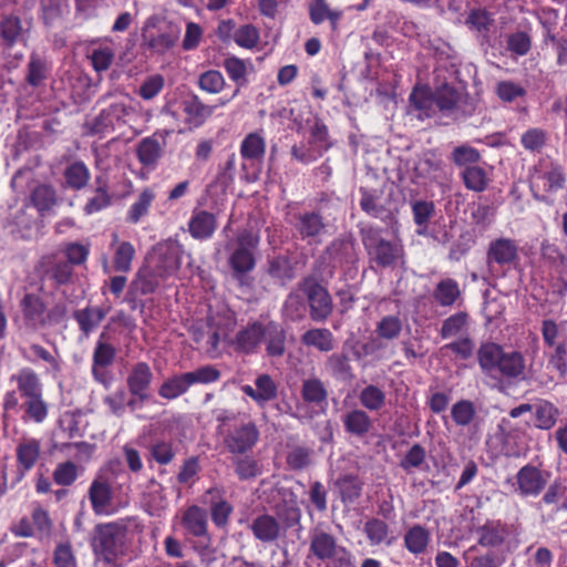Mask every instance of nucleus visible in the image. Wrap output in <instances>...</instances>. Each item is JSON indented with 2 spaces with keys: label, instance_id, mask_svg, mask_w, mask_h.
I'll return each instance as SVG.
<instances>
[{
  "label": "nucleus",
  "instance_id": "680f3d73",
  "mask_svg": "<svg viewBox=\"0 0 567 567\" xmlns=\"http://www.w3.org/2000/svg\"><path fill=\"white\" fill-rule=\"evenodd\" d=\"M542 178L545 181V190L547 193H556L565 187L566 174L563 166L550 164L549 168L544 172Z\"/></svg>",
  "mask_w": 567,
  "mask_h": 567
},
{
  "label": "nucleus",
  "instance_id": "a19ab883",
  "mask_svg": "<svg viewBox=\"0 0 567 567\" xmlns=\"http://www.w3.org/2000/svg\"><path fill=\"white\" fill-rule=\"evenodd\" d=\"M558 416L559 410L549 401L542 400L535 405V426L539 430L553 429Z\"/></svg>",
  "mask_w": 567,
  "mask_h": 567
},
{
  "label": "nucleus",
  "instance_id": "6e6552de",
  "mask_svg": "<svg viewBox=\"0 0 567 567\" xmlns=\"http://www.w3.org/2000/svg\"><path fill=\"white\" fill-rule=\"evenodd\" d=\"M434 103L443 115L455 121L472 116L477 109L474 97L447 82L435 87Z\"/></svg>",
  "mask_w": 567,
  "mask_h": 567
},
{
  "label": "nucleus",
  "instance_id": "f8f14e48",
  "mask_svg": "<svg viewBox=\"0 0 567 567\" xmlns=\"http://www.w3.org/2000/svg\"><path fill=\"white\" fill-rule=\"evenodd\" d=\"M259 440V430L252 421H241L229 426L224 434V446L235 455L251 451Z\"/></svg>",
  "mask_w": 567,
  "mask_h": 567
},
{
  "label": "nucleus",
  "instance_id": "de8ad7c7",
  "mask_svg": "<svg viewBox=\"0 0 567 567\" xmlns=\"http://www.w3.org/2000/svg\"><path fill=\"white\" fill-rule=\"evenodd\" d=\"M429 542L430 533L421 525H414L406 532L404 536L405 547L413 554H421L425 551Z\"/></svg>",
  "mask_w": 567,
  "mask_h": 567
},
{
  "label": "nucleus",
  "instance_id": "a211bd4d",
  "mask_svg": "<svg viewBox=\"0 0 567 567\" xmlns=\"http://www.w3.org/2000/svg\"><path fill=\"white\" fill-rule=\"evenodd\" d=\"M517 491L522 496H537L547 484V477L534 465L523 466L516 474Z\"/></svg>",
  "mask_w": 567,
  "mask_h": 567
},
{
  "label": "nucleus",
  "instance_id": "49530a36",
  "mask_svg": "<svg viewBox=\"0 0 567 567\" xmlns=\"http://www.w3.org/2000/svg\"><path fill=\"white\" fill-rule=\"evenodd\" d=\"M326 369L337 379L350 380L353 378L349 355L344 352L329 355L326 361Z\"/></svg>",
  "mask_w": 567,
  "mask_h": 567
},
{
  "label": "nucleus",
  "instance_id": "e433bc0d",
  "mask_svg": "<svg viewBox=\"0 0 567 567\" xmlns=\"http://www.w3.org/2000/svg\"><path fill=\"white\" fill-rule=\"evenodd\" d=\"M95 184L96 187L94 190V196L90 198L84 206V212L87 215L97 213L109 207L112 203V197L109 194V185L106 179L103 176H96Z\"/></svg>",
  "mask_w": 567,
  "mask_h": 567
},
{
  "label": "nucleus",
  "instance_id": "e2e57ef3",
  "mask_svg": "<svg viewBox=\"0 0 567 567\" xmlns=\"http://www.w3.org/2000/svg\"><path fill=\"white\" fill-rule=\"evenodd\" d=\"M410 103L415 109L423 113L425 117H430V111L434 103V92L426 87H415L410 94Z\"/></svg>",
  "mask_w": 567,
  "mask_h": 567
},
{
  "label": "nucleus",
  "instance_id": "dca6fc26",
  "mask_svg": "<svg viewBox=\"0 0 567 567\" xmlns=\"http://www.w3.org/2000/svg\"><path fill=\"white\" fill-rule=\"evenodd\" d=\"M518 260V245L514 239L502 237L489 243L486 251V262L489 268L493 265L512 266Z\"/></svg>",
  "mask_w": 567,
  "mask_h": 567
},
{
  "label": "nucleus",
  "instance_id": "69168bd1",
  "mask_svg": "<svg viewBox=\"0 0 567 567\" xmlns=\"http://www.w3.org/2000/svg\"><path fill=\"white\" fill-rule=\"evenodd\" d=\"M47 78V64L45 61L37 53L30 55L28 64V74L25 81L31 86H39L41 82Z\"/></svg>",
  "mask_w": 567,
  "mask_h": 567
},
{
  "label": "nucleus",
  "instance_id": "bb28decb",
  "mask_svg": "<svg viewBox=\"0 0 567 567\" xmlns=\"http://www.w3.org/2000/svg\"><path fill=\"white\" fill-rule=\"evenodd\" d=\"M267 274L280 285L285 286L291 281L295 276V267L289 256L278 255L267 260Z\"/></svg>",
  "mask_w": 567,
  "mask_h": 567
},
{
  "label": "nucleus",
  "instance_id": "f03ea898",
  "mask_svg": "<svg viewBox=\"0 0 567 567\" xmlns=\"http://www.w3.org/2000/svg\"><path fill=\"white\" fill-rule=\"evenodd\" d=\"M477 361L482 371L486 374L498 372L509 381L526 380V360L522 352L516 350L505 351L494 342L482 343L477 350Z\"/></svg>",
  "mask_w": 567,
  "mask_h": 567
},
{
  "label": "nucleus",
  "instance_id": "774afa93",
  "mask_svg": "<svg viewBox=\"0 0 567 567\" xmlns=\"http://www.w3.org/2000/svg\"><path fill=\"white\" fill-rule=\"evenodd\" d=\"M78 475V466L71 461L59 463L52 474L53 481L61 486L72 485Z\"/></svg>",
  "mask_w": 567,
  "mask_h": 567
},
{
  "label": "nucleus",
  "instance_id": "338daca9",
  "mask_svg": "<svg viewBox=\"0 0 567 567\" xmlns=\"http://www.w3.org/2000/svg\"><path fill=\"white\" fill-rule=\"evenodd\" d=\"M312 450L306 446H295L288 452L286 461L290 468L300 471L311 464Z\"/></svg>",
  "mask_w": 567,
  "mask_h": 567
},
{
  "label": "nucleus",
  "instance_id": "c03bdc74",
  "mask_svg": "<svg viewBox=\"0 0 567 567\" xmlns=\"http://www.w3.org/2000/svg\"><path fill=\"white\" fill-rule=\"evenodd\" d=\"M22 22L17 16L10 14L0 21V37L6 48H12L22 35Z\"/></svg>",
  "mask_w": 567,
  "mask_h": 567
},
{
  "label": "nucleus",
  "instance_id": "4d7b16f0",
  "mask_svg": "<svg viewBox=\"0 0 567 567\" xmlns=\"http://www.w3.org/2000/svg\"><path fill=\"white\" fill-rule=\"evenodd\" d=\"M155 198V194L151 188H145L138 196L137 200L131 206L127 213V221L136 224L144 217Z\"/></svg>",
  "mask_w": 567,
  "mask_h": 567
},
{
  "label": "nucleus",
  "instance_id": "864d4df0",
  "mask_svg": "<svg viewBox=\"0 0 567 567\" xmlns=\"http://www.w3.org/2000/svg\"><path fill=\"white\" fill-rule=\"evenodd\" d=\"M403 329L402 319L399 316L389 315L381 318L377 323L375 333L383 340H394L399 338Z\"/></svg>",
  "mask_w": 567,
  "mask_h": 567
},
{
  "label": "nucleus",
  "instance_id": "f704fd0d",
  "mask_svg": "<svg viewBox=\"0 0 567 567\" xmlns=\"http://www.w3.org/2000/svg\"><path fill=\"white\" fill-rule=\"evenodd\" d=\"M301 342L307 347H313L320 352H329L334 348L332 332L326 328H313L301 336Z\"/></svg>",
  "mask_w": 567,
  "mask_h": 567
},
{
  "label": "nucleus",
  "instance_id": "aec40b11",
  "mask_svg": "<svg viewBox=\"0 0 567 567\" xmlns=\"http://www.w3.org/2000/svg\"><path fill=\"white\" fill-rule=\"evenodd\" d=\"M344 431L355 437L362 439L370 433L373 421L365 410L351 409L341 416Z\"/></svg>",
  "mask_w": 567,
  "mask_h": 567
},
{
  "label": "nucleus",
  "instance_id": "0eeeda50",
  "mask_svg": "<svg viewBox=\"0 0 567 567\" xmlns=\"http://www.w3.org/2000/svg\"><path fill=\"white\" fill-rule=\"evenodd\" d=\"M126 526L117 522L95 525L91 546L96 556L106 563H114L124 554Z\"/></svg>",
  "mask_w": 567,
  "mask_h": 567
},
{
  "label": "nucleus",
  "instance_id": "c756f323",
  "mask_svg": "<svg viewBox=\"0 0 567 567\" xmlns=\"http://www.w3.org/2000/svg\"><path fill=\"white\" fill-rule=\"evenodd\" d=\"M214 109L215 106L204 104L196 94H190L183 101L187 121L195 126L202 125L213 114Z\"/></svg>",
  "mask_w": 567,
  "mask_h": 567
},
{
  "label": "nucleus",
  "instance_id": "c9c22d12",
  "mask_svg": "<svg viewBox=\"0 0 567 567\" xmlns=\"http://www.w3.org/2000/svg\"><path fill=\"white\" fill-rule=\"evenodd\" d=\"M30 200L39 214L43 216L58 203V196L53 186L41 184L32 189Z\"/></svg>",
  "mask_w": 567,
  "mask_h": 567
},
{
  "label": "nucleus",
  "instance_id": "052dcab7",
  "mask_svg": "<svg viewBox=\"0 0 567 567\" xmlns=\"http://www.w3.org/2000/svg\"><path fill=\"white\" fill-rule=\"evenodd\" d=\"M462 179L466 188L474 192H483L487 187L486 173L478 166H467L462 173Z\"/></svg>",
  "mask_w": 567,
  "mask_h": 567
},
{
  "label": "nucleus",
  "instance_id": "8fccbe9b",
  "mask_svg": "<svg viewBox=\"0 0 567 567\" xmlns=\"http://www.w3.org/2000/svg\"><path fill=\"white\" fill-rule=\"evenodd\" d=\"M285 533L287 529L299 525L301 519V509L296 503L284 502L276 506V516Z\"/></svg>",
  "mask_w": 567,
  "mask_h": 567
},
{
  "label": "nucleus",
  "instance_id": "4be33fe9",
  "mask_svg": "<svg viewBox=\"0 0 567 567\" xmlns=\"http://www.w3.org/2000/svg\"><path fill=\"white\" fill-rule=\"evenodd\" d=\"M179 29L176 25H168L166 30L156 35L143 33L142 45L157 54H164L175 47L179 39Z\"/></svg>",
  "mask_w": 567,
  "mask_h": 567
},
{
  "label": "nucleus",
  "instance_id": "6ab92c4d",
  "mask_svg": "<svg viewBox=\"0 0 567 567\" xmlns=\"http://www.w3.org/2000/svg\"><path fill=\"white\" fill-rule=\"evenodd\" d=\"M203 503L209 506L212 520L218 528H224L228 525L234 508L224 498L221 489L217 487L207 489Z\"/></svg>",
  "mask_w": 567,
  "mask_h": 567
},
{
  "label": "nucleus",
  "instance_id": "cd10ccee",
  "mask_svg": "<svg viewBox=\"0 0 567 567\" xmlns=\"http://www.w3.org/2000/svg\"><path fill=\"white\" fill-rule=\"evenodd\" d=\"M182 524L194 537L207 536V513L197 505L189 506L183 514Z\"/></svg>",
  "mask_w": 567,
  "mask_h": 567
},
{
  "label": "nucleus",
  "instance_id": "13d9d810",
  "mask_svg": "<svg viewBox=\"0 0 567 567\" xmlns=\"http://www.w3.org/2000/svg\"><path fill=\"white\" fill-rule=\"evenodd\" d=\"M412 213L414 223L422 227V229H417L419 235H423L430 219L435 213V206L433 202L427 200H415L412 203Z\"/></svg>",
  "mask_w": 567,
  "mask_h": 567
},
{
  "label": "nucleus",
  "instance_id": "c85d7f7f",
  "mask_svg": "<svg viewBox=\"0 0 567 567\" xmlns=\"http://www.w3.org/2000/svg\"><path fill=\"white\" fill-rule=\"evenodd\" d=\"M342 503H353L362 493L363 482L354 474H341L333 483Z\"/></svg>",
  "mask_w": 567,
  "mask_h": 567
},
{
  "label": "nucleus",
  "instance_id": "a18cd8bd",
  "mask_svg": "<svg viewBox=\"0 0 567 567\" xmlns=\"http://www.w3.org/2000/svg\"><path fill=\"white\" fill-rule=\"evenodd\" d=\"M63 175L66 186L74 190L83 189L90 179V171L81 161L70 164Z\"/></svg>",
  "mask_w": 567,
  "mask_h": 567
},
{
  "label": "nucleus",
  "instance_id": "473e14b6",
  "mask_svg": "<svg viewBox=\"0 0 567 567\" xmlns=\"http://www.w3.org/2000/svg\"><path fill=\"white\" fill-rule=\"evenodd\" d=\"M16 381L21 398L34 396L42 393V384L39 375L30 368L21 369L11 378Z\"/></svg>",
  "mask_w": 567,
  "mask_h": 567
},
{
  "label": "nucleus",
  "instance_id": "bf43d9fd",
  "mask_svg": "<svg viewBox=\"0 0 567 567\" xmlns=\"http://www.w3.org/2000/svg\"><path fill=\"white\" fill-rule=\"evenodd\" d=\"M235 473L240 481H248L257 477L261 473L258 461L252 457H235L233 460Z\"/></svg>",
  "mask_w": 567,
  "mask_h": 567
},
{
  "label": "nucleus",
  "instance_id": "39448f33",
  "mask_svg": "<svg viewBox=\"0 0 567 567\" xmlns=\"http://www.w3.org/2000/svg\"><path fill=\"white\" fill-rule=\"evenodd\" d=\"M107 96L99 100V103L105 104L100 113L93 117H87L82 124V136H99L103 138L106 134L114 132L127 123L126 117L133 109L123 101H113L109 104Z\"/></svg>",
  "mask_w": 567,
  "mask_h": 567
},
{
  "label": "nucleus",
  "instance_id": "603ef678",
  "mask_svg": "<svg viewBox=\"0 0 567 567\" xmlns=\"http://www.w3.org/2000/svg\"><path fill=\"white\" fill-rule=\"evenodd\" d=\"M359 401L368 411H380L385 405V393L379 386L369 384L359 393Z\"/></svg>",
  "mask_w": 567,
  "mask_h": 567
},
{
  "label": "nucleus",
  "instance_id": "37998d69",
  "mask_svg": "<svg viewBox=\"0 0 567 567\" xmlns=\"http://www.w3.org/2000/svg\"><path fill=\"white\" fill-rule=\"evenodd\" d=\"M162 145L155 137H145L137 145V158L144 166H153L162 156Z\"/></svg>",
  "mask_w": 567,
  "mask_h": 567
},
{
  "label": "nucleus",
  "instance_id": "a878e982",
  "mask_svg": "<svg viewBox=\"0 0 567 567\" xmlns=\"http://www.w3.org/2000/svg\"><path fill=\"white\" fill-rule=\"evenodd\" d=\"M41 444L39 440L27 439L17 446V461L20 466V474L18 480L24 476V473L30 471L40 457Z\"/></svg>",
  "mask_w": 567,
  "mask_h": 567
},
{
  "label": "nucleus",
  "instance_id": "2eb2a0df",
  "mask_svg": "<svg viewBox=\"0 0 567 567\" xmlns=\"http://www.w3.org/2000/svg\"><path fill=\"white\" fill-rule=\"evenodd\" d=\"M87 497L95 515H110L113 512L114 492L106 476L97 475L92 481Z\"/></svg>",
  "mask_w": 567,
  "mask_h": 567
},
{
  "label": "nucleus",
  "instance_id": "412c9836",
  "mask_svg": "<svg viewBox=\"0 0 567 567\" xmlns=\"http://www.w3.org/2000/svg\"><path fill=\"white\" fill-rule=\"evenodd\" d=\"M250 529L255 538L262 543H272L284 534L278 519L269 514L257 516L250 524Z\"/></svg>",
  "mask_w": 567,
  "mask_h": 567
},
{
  "label": "nucleus",
  "instance_id": "f3484780",
  "mask_svg": "<svg viewBox=\"0 0 567 567\" xmlns=\"http://www.w3.org/2000/svg\"><path fill=\"white\" fill-rule=\"evenodd\" d=\"M153 372L146 362H137L132 365L127 378L126 386L131 395H140L141 399H151V384Z\"/></svg>",
  "mask_w": 567,
  "mask_h": 567
},
{
  "label": "nucleus",
  "instance_id": "423d86ee",
  "mask_svg": "<svg viewBox=\"0 0 567 567\" xmlns=\"http://www.w3.org/2000/svg\"><path fill=\"white\" fill-rule=\"evenodd\" d=\"M309 551L318 560L326 561V567H354L351 553L338 543L331 533L315 527L310 532Z\"/></svg>",
  "mask_w": 567,
  "mask_h": 567
},
{
  "label": "nucleus",
  "instance_id": "20e7f679",
  "mask_svg": "<svg viewBox=\"0 0 567 567\" xmlns=\"http://www.w3.org/2000/svg\"><path fill=\"white\" fill-rule=\"evenodd\" d=\"M23 327L31 332L53 327L63 322L68 316L65 302H56L50 309L44 300L35 293L29 292L20 301Z\"/></svg>",
  "mask_w": 567,
  "mask_h": 567
},
{
  "label": "nucleus",
  "instance_id": "4c0bfd02",
  "mask_svg": "<svg viewBox=\"0 0 567 567\" xmlns=\"http://www.w3.org/2000/svg\"><path fill=\"white\" fill-rule=\"evenodd\" d=\"M190 385L187 373L175 374L166 379L158 389V395L166 400H174L188 391Z\"/></svg>",
  "mask_w": 567,
  "mask_h": 567
},
{
  "label": "nucleus",
  "instance_id": "72a5a7b5",
  "mask_svg": "<svg viewBox=\"0 0 567 567\" xmlns=\"http://www.w3.org/2000/svg\"><path fill=\"white\" fill-rule=\"evenodd\" d=\"M300 393L302 400L308 404L321 405L328 399V390L317 377L303 379Z\"/></svg>",
  "mask_w": 567,
  "mask_h": 567
},
{
  "label": "nucleus",
  "instance_id": "7ed1b4c3",
  "mask_svg": "<svg viewBox=\"0 0 567 567\" xmlns=\"http://www.w3.org/2000/svg\"><path fill=\"white\" fill-rule=\"evenodd\" d=\"M360 207L370 217L381 220L393 234L399 233L400 203L394 186L383 183L374 188H360Z\"/></svg>",
  "mask_w": 567,
  "mask_h": 567
},
{
  "label": "nucleus",
  "instance_id": "5701e85b",
  "mask_svg": "<svg viewBox=\"0 0 567 567\" xmlns=\"http://www.w3.org/2000/svg\"><path fill=\"white\" fill-rule=\"evenodd\" d=\"M262 339L269 357H282L286 351V330L275 321L262 324Z\"/></svg>",
  "mask_w": 567,
  "mask_h": 567
},
{
  "label": "nucleus",
  "instance_id": "b1692460",
  "mask_svg": "<svg viewBox=\"0 0 567 567\" xmlns=\"http://www.w3.org/2000/svg\"><path fill=\"white\" fill-rule=\"evenodd\" d=\"M217 228L216 216L207 210H194L188 230L195 239H207L213 236Z\"/></svg>",
  "mask_w": 567,
  "mask_h": 567
},
{
  "label": "nucleus",
  "instance_id": "09e8293b",
  "mask_svg": "<svg viewBox=\"0 0 567 567\" xmlns=\"http://www.w3.org/2000/svg\"><path fill=\"white\" fill-rule=\"evenodd\" d=\"M25 417L32 420L35 423H42L49 413V405L43 400L42 393L35 394L34 396L24 398L22 404Z\"/></svg>",
  "mask_w": 567,
  "mask_h": 567
},
{
  "label": "nucleus",
  "instance_id": "9b49d317",
  "mask_svg": "<svg viewBox=\"0 0 567 567\" xmlns=\"http://www.w3.org/2000/svg\"><path fill=\"white\" fill-rule=\"evenodd\" d=\"M328 260L327 276L331 278L337 265H354L359 260L355 239L352 234H343L334 238L323 250L317 262Z\"/></svg>",
  "mask_w": 567,
  "mask_h": 567
},
{
  "label": "nucleus",
  "instance_id": "2f4dec72",
  "mask_svg": "<svg viewBox=\"0 0 567 567\" xmlns=\"http://www.w3.org/2000/svg\"><path fill=\"white\" fill-rule=\"evenodd\" d=\"M262 339V323L252 322L236 336V348L245 353L254 352Z\"/></svg>",
  "mask_w": 567,
  "mask_h": 567
},
{
  "label": "nucleus",
  "instance_id": "4468645a",
  "mask_svg": "<svg viewBox=\"0 0 567 567\" xmlns=\"http://www.w3.org/2000/svg\"><path fill=\"white\" fill-rule=\"evenodd\" d=\"M295 228L302 240L320 244L327 234L328 225L319 212H303L295 215Z\"/></svg>",
  "mask_w": 567,
  "mask_h": 567
},
{
  "label": "nucleus",
  "instance_id": "0e129e2a",
  "mask_svg": "<svg viewBox=\"0 0 567 567\" xmlns=\"http://www.w3.org/2000/svg\"><path fill=\"white\" fill-rule=\"evenodd\" d=\"M476 414L473 402L468 400H461L453 404L451 409V416L456 425L467 426L472 423Z\"/></svg>",
  "mask_w": 567,
  "mask_h": 567
},
{
  "label": "nucleus",
  "instance_id": "ea45409f",
  "mask_svg": "<svg viewBox=\"0 0 567 567\" xmlns=\"http://www.w3.org/2000/svg\"><path fill=\"white\" fill-rule=\"evenodd\" d=\"M460 297L458 284L452 278L441 280L433 291L434 300L442 307L453 306Z\"/></svg>",
  "mask_w": 567,
  "mask_h": 567
},
{
  "label": "nucleus",
  "instance_id": "6e6d98bb",
  "mask_svg": "<svg viewBox=\"0 0 567 567\" xmlns=\"http://www.w3.org/2000/svg\"><path fill=\"white\" fill-rule=\"evenodd\" d=\"M505 526L497 524H486L480 528L478 544L482 546L496 547L504 543L506 538Z\"/></svg>",
  "mask_w": 567,
  "mask_h": 567
},
{
  "label": "nucleus",
  "instance_id": "393cba45",
  "mask_svg": "<svg viewBox=\"0 0 567 567\" xmlns=\"http://www.w3.org/2000/svg\"><path fill=\"white\" fill-rule=\"evenodd\" d=\"M107 310L102 307L87 306L83 309H76L73 318L79 324V329L84 337H89L105 319Z\"/></svg>",
  "mask_w": 567,
  "mask_h": 567
},
{
  "label": "nucleus",
  "instance_id": "58836bf2",
  "mask_svg": "<svg viewBox=\"0 0 567 567\" xmlns=\"http://www.w3.org/2000/svg\"><path fill=\"white\" fill-rule=\"evenodd\" d=\"M115 354V348L106 342V332L103 331L99 337L93 352V374L97 375V368L111 365L114 362Z\"/></svg>",
  "mask_w": 567,
  "mask_h": 567
},
{
  "label": "nucleus",
  "instance_id": "9d476101",
  "mask_svg": "<svg viewBox=\"0 0 567 567\" xmlns=\"http://www.w3.org/2000/svg\"><path fill=\"white\" fill-rule=\"evenodd\" d=\"M309 303L310 318L316 322H324L333 311V301L328 289L316 277H305L299 282Z\"/></svg>",
  "mask_w": 567,
  "mask_h": 567
},
{
  "label": "nucleus",
  "instance_id": "1a4fd4ad",
  "mask_svg": "<svg viewBox=\"0 0 567 567\" xmlns=\"http://www.w3.org/2000/svg\"><path fill=\"white\" fill-rule=\"evenodd\" d=\"M260 237L252 227L240 230L236 237V248L228 258L233 278L243 282L244 277L256 266L254 251L257 249Z\"/></svg>",
  "mask_w": 567,
  "mask_h": 567
},
{
  "label": "nucleus",
  "instance_id": "7c9ffc66",
  "mask_svg": "<svg viewBox=\"0 0 567 567\" xmlns=\"http://www.w3.org/2000/svg\"><path fill=\"white\" fill-rule=\"evenodd\" d=\"M159 276L151 268L144 267L138 270L136 278L131 282L128 295L133 298L153 293L157 286Z\"/></svg>",
  "mask_w": 567,
  "mask_h": 567
},
{
  "label": "nucleus",
  "instance_id": "3c124183",
  "mask_svg": "<svg viewBox=\"0 0 567 567\" xmlns=\"http://www.w3.org/2000/svg\"><path fill=\"white\" fill-rule=\"evenodd\" d=\"M266 150L265 140L257 133L248 134L240 145V154L245 159L259 161Z\"/></svg>",
  "mask_w": 567,
  "mask_h": 567
},
{
  "label": "nucleus",
  "instance_id": "ddd939ff",
  "mask_svg": "<svg viewBox=\"0 0 567 567\" xmlns=\"http://www.w3.org/2000/svg\"><path fill=\"white\" fill-rule=\"evenodd\" d=\"M147 261L161 278L175 274L181 266V249L175 244H162L154 248Z\"/></svg>",
  "mask_w": 567,
  "mask_h": 567
},
{
  "label": "nucleus",
  "instance_id": "f257e3e1",
  "mask_svg": "<svg viewBox=\"0 0 567 567\" xmlns=\"http://www.w3.org/2000/svg\"><path fill=\"white\" fill-rule=\"evenodd\" d=\"M358 227L371 268L394 269L405 265L404 246L400 239H385L382 229L371 224H359Z\"/></svg>",
  "mask_w": 567,
  "mask_h": 567
},
{
  "label": "nucleus",
  "instance_id": "5fc2aeb1",
  "mask_svg": "<svg viewBox=\"0 0 567 567\" xmlns=\"http://www.w3.org/2000/svg\"><path fill=\"white\" fill-rule=\"evenodd\" d=\"M235 318L229 309L223 308L217 311L209 309L207 315V326L210 330H219L223 334L233 330L235 327Z\"/></svg>",
  "mask_w": 567,
  "mask_h": 567
},
{
  "label": "nucleus",
  "instance_id": "79ce46f5",
  "mask_svg": "<svg viewBox=\"0 0 567 567\" xmlns=\"http://www.w3.org/2000/svg\"><path fill=\"white\" fill-rule=\"evenodd\" d=\"M41 265L50 267V269L47 270V274L56 285L62 286L70 282L73 275V268L69 262L54 261L53 256H45L42 258Z\"/></svg>",
  "mask_w": 567,
  "mask_h": 567
}]
</instances>
